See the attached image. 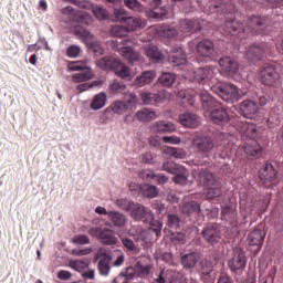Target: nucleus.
I'll list each match as a JSON object with an SVG mask.
<instances>
[{
    "mask_svg": "<svg viewBox=\"0 0 283 283\" xmlns=\"http://www.w3.org/2000/svg\"><path fill=\"white\" fill-rule=\"evenodd\" d=\"M122 243L125 247V249H127V251H137L138 249L136 247V243H134V241L129 238H123Z\"/></svg>",
    "mask_w": 283,
    "mask_h": 283,
    "instance_id": "obj_62",
    "label": "nucleus"
},
{
    "mask_svg": "<svg viewBox=\"0 0 283 283\" xmlns=\"http://www.w3.org/2000/svg\"><path fill=\"white\" fill-rule=\"evenodd\" d=\"M168 61L174 67H180V65L187 64V54H185L182 48H174L169 54Z\"/></svg>",
    "mask_w": 283,
    "mask_h": 283,
    "instance_id": "obj_22",
    "label": "nucleus"
},
{
    "mask_svg": "<svg viewBox=\"0 0 283 283\" xmlns=\"http://www.w3.org/2000/svg\"><path fill=\"white\" fill-rule=\"evenodd\" d=\"M164 171H168V174H172L175 178H189V172L187 168L180 164H176L174 161H166L163 164Z\"/></svg>",
    "mask_w": 283,
    "mask_h": 283,
    "instance_id": "obj_17",
    "label": "nucleus"
},
{
    "mask_svg": "<svg viewBox=\"0 0 283 283\" xmlns=\"http://www.w3.org/2000/svg\"><path fill=\"white\" fill-rule=\"evenodd\" d=\"M95 259L99 260L97 264V271L99 275L107 277V275H109V271H112V266L109 265V262H112V255L107 254L105 251L99 250Z\"/></svg>",
    "mask_w": 283,
    "mask_h": 283,
    "instance_id": "obj_15",
    "label": "nucleus"
},
{
    "mask_svg": "<svg viewBox=\"0 0 283 283\" xmlns=\"http://www.w3.org/2000/svg\"><path fill=\"white\" fill-rule=\"evenodd\" d=\"M154 78H156V71H144L135 78L134 85H136V87H145V85L154 83Z\"/></svg>",
    "mask_w": 283,
    "mask_h": 283,
    "instance_id": "obj_31",
    "label": "nucleus"
},
{
    "mask_svg": "<svg viewBox=\"0 0 283 283\" xmlns=\"http://www.w3.org/2000/svg\"><path fill=\"white\" fill-rule=\"evenodd\" d=\"M201 235L208 244L216 247L220 240H222V231H220L219 224H212L203 228Z\"/></svg>",
    "mask_w": 283,
    "mask_h": 283,
    "instance_id": "obj_12",
    "label": "nucleus"
},
{
    "mask_svg": "<svg viewBox=\"0 0 283 283\" xmlns=\"http://www.w3.org/2000/svg\"><path fill=\"white\" fill-rule=\"evenodd\" d=\"M273 25V20L269 15H251L244 24L237 20H227L223 25L224 34L230 36H239V39H247V34H254L256 36H264L269 33V28Z\"/></svg>",
    "mask_w": 283,
    "mask_h": 283,
    "instance_id": "obj_1",
    "label": "nucleus"
},
{
    "mask_svg": "<svg viewBox=\"0 0 283 283\" xmlns=\"http://www.w3.org/2000/svg\"><path fill=\"white\" fill-rule=\"evenodd\" d=\"M119 53L127 62L134 63V61H140V53L135 52L132 46H124L119 50Z\"/></svg>",
    "mask_w": 283,
    "mask_h": 283,
    "instance_id": "obj_41",
    "label": "nucleus"
},
{
    "mask_svg": "<svg viewBox=\"0 0 283 283\" xmlns=\"http://www.w3.org/2000/svg\"><path fill=\"white\" fill-rule=\"evenodd\" d=\"M210 118L214 125H227L229 123V112L222 104H219L216 109L210 112Z\"/></svg>",
    "mask_w": 283,
    "mask_h": 283,
    "instance_id": "obj_20",
    "label": "nucleus"
},
{
    "mask_svg": "<svg viewBox=\"0 0 283 283\" xmlns=\"http://www.w3.org/2000/svg\"><path fill=\"white\" fill-rule=\"evenodd\" d=\"M206 8L210 14H213V12L227 14V12H233L235 10L233 0H208Z\"/></svg>",
    "mask_w": 283,
    "mask_h": 283,
    "instance_id": "obj_8",
    "label": "nucleus"
},
{
    "mask_svg": "<svg viewBox=\"0 0 283 283\" xmlns=\"http://www.w3.org/2000/svg\"><path fill=\"white\" fill-rule=\"evenodd\" d=\"M140 191L145 198H156L158 196V188L149 184L140 185Z\"/></svg>",
    "mask_w": 283,
    "mask_h": 283,
    "instance_id": "obj_47",
    "label": "nucleus"
},
{
    "mask_svg": "<svg viewBox=\"0 0 283 283\" xmlns=\"http://www.w3.org/2000/svg\"><path fill=\"white\" fill-rule=\"evenodd\" d=\"M119 78H128L132 75L129 66L125 65L120 60L117 61L115 69L113 71Z\"/></svg>",
    "mask_w": 283,
    "mask_h": 283,
    "instance_id": "obj_45",
    "label": "nucleus"
},
{
    "mask_svg": "<svg viewBox=\"0 0 283 283\" xmlns=\"http://www.w3.org/2000/svg\"><path fill=\"white\" fill-rule=\"evenodd\" d=\"M216 67L213 66H205L201 69H197L193 72V78L200 85H206V90H213L218 82L220 81L217 76Z\"/></svg>",
    "mask_w": 283,
    "mask_h": 283,
    "instance_id": "obj_3",
    "label": "nucleus"
},
{
    "mask_svg": "<svg viewBox=\"0 0 283 283\" xmlns=\"http://www.w3.org/2000/svg\"><path fill=\"white\" fill-rule=\"evenodd\" d=\"M192 146L201 154H209L216 147V142H213L211 136L197 135L192 139Z\"/></svg>",
    "mask_w": 283,
    "mask_h": 283,
    "instance_id": "obj_11",
    "label": "nucleus"
},
{
    "mask_svg": "<svg viewBox=\"0 0 283 283\" xmlns=\"http://www.w3.org/2000/svg\"><path fill=\"white\" fill-rule=\"evenodd\" d=\"M240 113L244 118L256 120L260 118V107L258 103L251 99H244L239 106Z\"/></svg>",
    "mask_w": 283,
    "mask_h": 283,
    "instance_id": "obj_13",
    "label": "nucleus"
},
{
    "mask_svg": "<svg viewBox=\"0 0 283 283\" xmlns=\"http://www.w3.org/2000/svg\"><path fill=\"white\" fill-rule=\"evenodd\" d=\"M260 107H269L271 105V97L268 95H258Z\"/></svg>",
    "mask_w": 283,
    "mask_h": 283,
    "instance_id": "obj_64",
    "label": "nucleus"
},
{
    "mask_svg": "<svg viewBox=\"0 0 283 283\" xmlns=\"http://www.w3.org/2000/svg\"><path fill=\"white\" fill-rule=\"evenodd\" d=\"M167 154L171 156L172 158H185L187 156V151L182 148H176V147H167Z\"/></svg>",
    "mask_w": 283,
    "mask_h": 283,
    "instance_id": "obj_54",
    "label": "nucleus"
},
{
    "mask_svg": "<svg viewBox=\"0 0 283 283\" xmlns=\"http://www.w3.org/2000/svg\"><path fill=\"white\" fill-rule=\"evenodd\" d=\"M112 36H116L117 39H123L129 34V31L125 25H113L109 30Z\"/></svg>",
    "mask_w": 283,
    "mask_h": 283,
    "instance_id": "obj_48",
    "label": "nucleus"
},
{
    "mask_svg": "<svg viewBox=\"0 0 283 283\" xmlns=\"http://www.w3.org/2000/svg\"><path fill=\"white\" fill-rule=\"evenodd\" d=\"M196 50L199 56H202L203 59H211L216 52V46L211 40L205 39L198 42Z\"/></svg>",
    "mask_w": 283,
    "mask_h": 283,
    "instance_id": "obj_21",
    "label": "nucleus"
},
{
    "mask_svg": "<svg viewBox=\"0 0 283 283\" xmlns=\"http://www.w3.org/2000/svg\"><path fill=\"white\" fill-rule=\"evenodd\" d=\"M135 117L139 123H151L158 118V113L154 108L144 107L135 113Z\"/></svg>",
    "mask_w": 283,
    "mask_h": 283,
    "instance_id": "obj_26",
    "label": "nucleus"
},
{
    "mask_svg": "<svg viewBox=\"0 0 283 283\" xmlns=\"http://www.w3.org/2000/svg\"><path fill=\"white\" fill-rule=\"evenodd\" d=\"M259 78L262 85H268V87H273L280 82V72H277V66L273 64H265L259 72Z\"/></svg>",
    "mask_w": 283,
    "mask_h": 283,
    "instance_id": "obj_5",
    "label": "nucleus"
},
{
    "mask_svg": "<svg viewBox=\"0 0 283 283\" xmlns=\"http://www.w3.org/2000/svg\"><path fill=\"white\" fill-rule=\"evenodd\" d=\"M126 88H127V85H125V82H122L118 80H114L109 84V90L112 94H123V92H125Z\"/></svg>",
    "mask_w": 283,
    "mask_h": 283,
    "instance_id": "obj_50",
    "label": "nucleus"
},
{
    "mask_svg": "<svg viewBox=\"0 0 283 283\" xmlns=\"http://www.w3.org/2000/svg\"><path fill=\"white\" fill-rule=\"evenodd\" d=\"M94 78V71L90 67L82 70L80 73H75L71 76L72 83H87Z\"/></svg>",
    "mask_w": 283,
    "mask_h": 283,
    "instance_id": "obj_36",
    "label": "nucleus"
},
{
    "mask_svg": "<svg viewBox=\"0 0 283 283\" xmlns=\"http://www.w3.org/2000/svg\"><path fill=\"white\" fill-rule=\"evenodd\" d=\"M146 52V56H148V59H150V61H154L155 63H160V61L165 60V54H163V51L158 50V46L156 45H148L145 49Z\"/></svg>",
    "mask_w": 283,
    "mask_h": 283,
    "instance_id": "obj_38",
    "label": "nucleus"
},
{
    "mask_svg": "<svg viewBox=\"0 0 283 283\" xmlns=\"http://www.w3.org/2000/svg\"><path fill=\"white\" fill-rule=\"evenodd\" d=\"M116 205L119 209H123V211H127L136 222L147 223L154 220V213H151V210L145 208V206L140 203H136L127 199H117Z\"/></svg>",
    "mask_w": 283,
    "mask_h": 283,
    "instance_id": "obj_2",
    "label": "nucleus"
},
{
    "mask_svg": "<svg viewBox=\"0 0 283 283\" xmlns=\"http://www.w3.org/2000/svg\"><path fill=\"white\" fill-rule=\"evenodd\" d=\"M228 266L232 273H238V271H244L247 268V254L244 253V250L240 248H235L233 250V256L228 262Z\"/></svg>",
    "mask_w": 283,
    "mask_h": 283,
    "instance_id": "obj_10",
    "label": "nucleus"
},
{
    "mask_svg": "<svg viewBox=\"0 0 283 283\" xmlns=\"http://www.w3.org/2000/svg\"><path fill=\"white\" fill-rule=\"evenodd\" d=\"M90 235L93 238H98L102 244L112 247V244H117L118 238L114 233V230L109 228L93 227L88 230Z\"/></svg>",
    "mask_w": 283,
    "mask_h": 283,
    "instance_id": "obj_6",
    "label": "nucleus"
},
{
    "mask_svg": "<svg viewBox=\"0 0 283 283\" xmlns=\"http://www.w3.org/2000/svg\"><path fill=\"white\" fill-rule=\"evenodd\" d=\"M74 244H90V237L86 234H78L73 238Z\"/></svg>",
    "mask_w": 283,
    "mask_h": 283,
    "instance_id": "obj_63",
    "label": "nucleus"
},
{
    "mask_svg": "<svg viewBox=\"0 0 283 283\" xmlns=\"http://www.w3.org/2000/svg\"><path fill=\"white\" fill-rule=\"evenodd\" d=\"M221 220H226L232 227H238V211L233 206H226L221 210Z\"/></svg>",
    "mask_w": 283,
    "mask_h": 283,
    "instance_id": "obj_24",
    "label": "nucleus"
},
{
    "mask_svg": "<svg viewBox=\"0 0 283 283\" xmlns=\"http://www.w3.org/2000/svg\"><path fill=\"white\" fill-rule=\"evenodd\" d=\"M87 64H85V62H81V61H75V62H70L69 63V70L71 72H81L83 70H87Z\"/></svg>",
    "mask_w": 283,
    "mask_h": 283,
    "instance_id": "obj_57",
    "label": "nucleus"
},
{
    "mask_svg": "<svg viewBox=\"0 0 283 283\" xmlns=\"http://www.w3.org/2000/svg\"><path fill=\"white\" fill-rule=\"evenodd\" d=\"M71 269H74L75 271H84V269H87L90 266V260H75L70 262Z\"/></svg>",
    "mask_w": 283,
    "mask_h": 283,
    "instance_id": "obj_52",
    "label": "nucleus"
},
{
    "mask_svg": "<svg viewBox=\"0 0 283 283\" xmlns=\"http://www.w3.org/2000/svg\"><path fill=\"white\" fill-rule=\"evenodd\" d=\"M80 54H81V46L78 45L72 44L66 49V56H69V59H76Z\"/></svg>",
    "mask_w": 283,
    "mask_h": 283,
    "instance_id": "obj_60",
    "label": "nucleus"
},
{
    "mask_svg": "<svg viewBox=\"0 0 283 283\" xmlns=\"http://www.w3.org/2000/svg\"><path fill=\"white\" fill-rule=\"evenodd\" d=\"M200 182H203L205 189L203 193L209 200H213L214 198H220L222 196V185L218 182L216 178H203L199 179Z\"/></svg>",
    "mask_w": 283,
    "mask_h": 283,
    "instance_id": "obj_7",
    "label": "nucleus"
},
{
    "mask_svg": "<svg viewBox=\"0 0 283 283\" xmlns=\"http://www.w3.org/2000/svg\"><path fill=\"white\" fill-rule=\"evenodd\" d=\"M124 6L133 12H143V4L138 0H124Z\"/></svg>",
    "mask_w": 283,
    "mask_h": 283,
    "instance_id": "obj_55",
    "label": "nucleus"
},
{
    "mask_svg": "<svg viewBox=\"0 0 283 283\" xmlns=\"http://www.w3.org/2000/svg\"><path fill=\"white\" fill-rule=\"evenodd\" d=\"M200 262V253L190 252L181 256V266L186 270L196 269Z\"/></svg>",
    "mask_w": 283,
    "mask_h": 283,
    "instance_id": "obj_25",
    "label": "nucleus"
},
{
    "mask_svg": "<svg viewBox=\"0 0 283 283\" xmlns=\"http://www.w3.org/2000/svg\"><path fill=\"white\" fill-rule=\"evenodd\" d=\"M127 10L124 8H117L113 10V21L116 23H125L127 21Z\"/></svg>",
    "mask_w": 283,
    "mask_h": 283,
    "instance_id": "obj_49",
    "label": "nucleus"
},
{
    "mask_svg": "<svg viewBox=\"0 0 283 283\" xmlns=\"http://www.w3.org/2000/svg\"><path fill=\"white\" fill-rule=\"evenodd\" d=\"M259 178H277V170L273 164L264 161L259 169Z\"/></svg>",
    "mask_w": 283,
    "mask_h": 283,
    "instance_id": "obj_37",
    "label": "nucleus"
},
{
    "mask_svg": "<svg viewBox=\"0 0 283 283\" xmlns=\"http://www.w3.org/2000/svg\"><path fill=\"white\" fill-rule=\"evenodd\" d=\"M212 92L220 96L222 101H226V103H235L240 96L235 85L222 83L220 80L218 81V84L213 86Z\"/></svg>",
    "mask_w": 283,
    "mask_h": 283,
    "instance_id": "obj_4",
    "label": "nucleus"
},
{
    "mask_svg": "<svg viewBox=\"0 0 283 283\" xmlns=\"http://www.w3.org/2000/svg\"><path fill=\"white\" fill-rule=\"evenodd\" d=\"M158 83L163 85V87H171V85L176 83V74L164 72L158 77Z\"/></svg>",
    "mask_w": 283,
    "mask_h": 283,
    "instance_id": "obj_44",
    "label": "nucleus"
},
{
    "mask_svg": "<svg viewBox=\"0 0 283 283\" xmlns=\"http://www.w3.org/2000/svg\"><path fill=\"white\" fill-rule=\"evenodd\" d=\"M106 104H107V93L101 92L93 97L90 104V107L91 109H94V112H96L98 109H103V106Z\"/></svg>",
    "mask_w": 283,
    "mask_h": 283,
    "instance_id": "obj_39",
    "label": "nucleus"
},
{
    "mask_svg": "<svg viewBox=\"0 0 283 283\" xmlns=\"http://www.w3.org/2000/svg\"><path fill=\"white\" fill-rule=\"evenodd\" d=\"M266 54V44H253L249 48L247 51V59L251 61L252 63H255V61H262L264 59V55Z\"/></svg>",
    "mask_w": 283,
    "mask_h": 283,
    "instance_id": "obj_18",
    "label": "nucleus"
},
{
    "mask_svg": "<svg viewBox=\"0 0 283 283\" xmlns=\"http://www.w3.org/2000/svg\"><path fill=\"white\" fill-rule=\"evenodd\" d=\"M150 129L154 134H171L176 132V126L169 122L158 120L150 125Z\"/></svg>",
    "mask_w": 283,
    "mask_h": 283,
    "instance_id": "obj_27",
    "label": "nucleus"
},
{
    "mask_svg": "<svg viewBox=\"0 0 283 283\" xmlns=\"http://www.w3.org/2000/svg\"><path fill=\"white\" fill-rule=\"evenodd\" d=\"M238 127L240 134L250 140H260V138H262V133L264 132L262 127H258V125L250 122H241Z\"/></svg>",
    "mask_w": 283,
    "mask_h": 283,
    "instance_id": "obj_9",
    "label": "nucleus"
},
{
    "mask_svg": "<svg viewBox=\"0 0 283 283\" xmlns=\"http://www.w3.org/2000/svg\"><path fill=\"white\" fill-rule=\"evenodd\" d=\"M124 101L127 106L134 107L138 103V96H136V93H124Z\"/></svg>",
    "mask_w": 283,
    "mask_h": 283,
    "instance_id": "obj_61",
    "label": "nucleus"
},
{
    "mask_svg": "<svg viewBox=\"0 0 283 283\" xmlns=\"http://www.w3.org/2000/svg\"><path fill=\"white\" fill-rule=\"evenodd\" d=\"M205 92L200 93L201 107L205 112H213L217 107H219L220 102H218L211 94L207 92L208 88H203Z\"/></svg>",
    "mask_w": 283,
    "mask_h": 283,
    "instance_id": "obj_23",
    "label": "nucleus"
},
{
    "mask_svg": "<svg viewBox=\"0 0 283 283\" xmlns=\"http://www.w3.org/2000/svg\"><path fill=\"white\" fill-rule=\"evenodd\" d=\"M73 33L75 34V36L81 39L83 43H90L91 41H94V35L82 24L75 25L73 29Z\"/></svg>",
    "mask_w": 283,
    "mask_h": 283,
    "instance_id": "obj_35",
    "label": "nucleus"
},
{
    "mask_svg": "<svg viewBox=\"0 0 283 283\" xmlns=\"http://www.w3.org/2000/svg\"><path fill=\"white\" fill-rule=\"evenodd\" d=\"M248 244L250 247H256L255 251H260L262 249V244H264V237L262 235V231L260 229H254L248 235Z\"/></svg>",
    "mask_w": 283,
    "mask_h": 283,
    "instance_id": "obj_30",
    "label": "nucleus"
},
{
    "mask_svg": "<svg viewBox=\"0 0 283 283\" xmlns=\"http://www.w3.org/2000/svg\"><path fill=\"white\" fill-rule=\"evenodd\" d=\"M199 271L202 275H209L213 272V266L207 261L199 262Z\"/></svg>",
    "mask_w": 283,
    "mask_h": 283,
    "instance_id": "obj_58",
    "label": "nucleus"
},
{
    "mask_svg": "<svg viewBox=\"0 0 283 283\" xmlns=\"http://www.w3.org/2000/svg\"><path fill=\"white\" fill-rule=\"evenodd\" d=\"M129 109V106H127V103L124 101H115L113 102L105 111L104 116H107L108 114H117L118 116L125 114Z\"/></svg>",
    "mask_w": 283,
    "mask_h": 283,
    "instance_id": "obj_29",
    "label": "nucleus"
},
{
    "mask_svg": "<svg viewBox=\"0 0 283 283\" xmlns=\"http://www.w3.org/2000/svg\"><path fill=\"white\" fill-rule=\"evenodd\" d=\"M221 72L227 76H235L240 70V64L231 56L221 57L219 60Z\"/></svg>",
    "mask_w": 283,
    "mask_h": 283,
    "instance_id": "obj_14",
    "label": "nucleus"
},
{
    "mask_svg": "<svg viewBox=\"0 0 283 283\" xmlns=\"http://www.w3.org/2000/svg\"><path fill=\"white\" fill-rule=\"evenodd\" d=\"M243 151L248 158H256L262 154V147L258 144V140H251V143L244 144Z\"/></svg>",
    "mask_w": 283,
    "mask_h": 283,
    "instance_id": "obj_33",
    "label": "nucleus"
},
{
    "mask_svg": "<svg viewBox=\"0 0 283 283\" xmlns=\"http://www.w3.org/2000/svg\"><path fill=\"white\" fill-rule=\"evenodd\" d=\"M124 23L128 32H134L138 28H143V19L139 17H128Z\"/></svg>",
    "mask_w": 283,
    "mask_h": 283,
    "instance_id": "obj_43",
    "label": "nucleus"
},
{
    "mask_svg": "<svg viewBox=\"0 0 283 283\" xmlns=\"http://www.w3.org/2000/svg\"><path fill=\"white\" fill-rule=\"evenodd\" d=\"M92 12L95 19H97V21H108L109 19V11H107V9L103 7H99V6L93 7Z\"/></svg>",
    "mask_w": 283,
    "mask_h": 283,
    "instance_id": "obj_46",
    "label": "nucleus"
},
{
    "mask_svg": "<svg viewBox=\"0 0 283 283\" xmlns=\"http://www.w3.org/2000/svg\"><path fill=\"white\" fill-rule=\"evenodd\" d=\"M149 3L153 8L146 11V14L149 17V19H157V21H160L167 17V9L158 8L163 6V0H150Z\"/></svg>",
    "mask_w": 283,
    "mask_h": 283,
    "instance_id": "obj_19",
    "label": "nucleus"
},
{
    "mask_svg": "<svg viewBox=\"0 0 283 283\" xmlns=\"http://www.w3.org/2000/svg\"><path fill=\"white\" fill-rule=\"evenodd\" d=\"M167 227L169 229H180V217L178 214L170 213L167 216Z\"/></svg>",
    "mask_w": 283,
    "mask_h": 283,
    "instance_id": "obj_53",
    "label": "nucleus"
},
{
    "mask_svg": "<svg viewBox=\"0 0 283 283\" xmlns=\"http://www.w3.org/2000/svg\"><path fill=\"white\" fill-rule=\"evenodd\" d=\"M181 213L184 216H196L200 213V203L196 201H188L181 206Z\"/></svg>",
    "mask_w": 283,
    "mask_h": 283,
    "instance_id": "obj_42",
    "label": "nucleus"
},
{
    "mask_svg": "<svg viewBox=\"0 0 283 283\" xmlns=\"http://www.w3.org/2000/svg\"><path fill=\"white\" fill-rule=\"evenodd\" d=\"M118 63V59H116L115 56H105L99 59L96 62L97 67H99V70H104L105 72H114V70L116 69V65Z\"/></svg>",
    "mask_w": 283,
    "mask_h": 283,
    "instance_id": "obj_32",
    "label": "nucleus"
},
{
    "mask_svg": "<svg viewBox=\"0 0 283 283\" xmlns=\"http://www.w3.org/2000/svg\"><path fill=\"white\" fill-rule=\"evenodd\" d=\"M136 273L138 277H149V273H151V264L144 265L142 263H137Z\"/></svg>",
    "mask_w": 283,
    "mask_h": 283,
    "instance_id": "obj_51",
    "label": "nucleus"
},
{
    "mask_svg": "<svg viewBox=\"0 0 283 283\" xmlns=\"http://www.w3.org/2000/svg\"><path fill=\"white\" fill-rule=\"evenodd\" d=\"M107 219L112 224H114V227H124L127 222L125 214L118 211H108Z\"/></svg>",
    "mask_w": 283,
    "mask_h": 283,
    "instance_id": "obj_40",
    "label": "nucleus"
},
{
    "mask_svg": "<svg viewBox=\"0 0 283 283\" xmlns=\"http://www.w3.org/2000/svg\"><path fill=\"white\" fill-rule=\"evenodd\" d=\"M149 222H150V231H153V233H155L157 238H160V233L163 231V223L154 219Z\"/></svg>",
    "mask_w": 283,
    "mask_h": 283,
    "instance_id": "obj_59",
    "label": "nucleus"
},
{
    "mask_svg": "<svg viewBox=\"0 0 283 283\" xmlns=\"http://www.w3.org/2000/svg\"><path fill=\"white\" fill-rule=\"evenodd\" d=\"M144 105H156L157 103H163V95L158 93H151L143 91L139 94Z\"/></svg>",
    "mask_w": 283,
    "mask_h": 283,
    "instance_id": "obj_34",
    "label": "nucleus"
},
{
    "mask_svg": "<svg viewBox=\"0 0 283 283\" xmlns=\"http://www.w3.org/2000/svg\"><path fill=\"white\" fill-rule=\"evenodd\" d=\"M179 123L184 127H189L191 129H196L198 125H200V118L196 114L184 113L179 115Z\"/></svg>",
    "mask_w": 283,
    "mask_h": 283,
    "instance_id": "obj_28",
    "label": "nucleus"
},
{
    "mask_svg": "<svg viewBox=\"0 0 283 283\" xmlns=\"http://www.w3.org/2000/svg\"><path fill=\"white\" fill-rule=\"evenodd\" d=\"M136 275V270L134 268H126L125 272H122L118 277L114 279V283H118V280H120V277H125V280L129 281V280H134Z\"/></svg>",
    "mask_w": 283,
    "mask_h": 283,
    "instance_id": "obj_56",
    "label": "nucleus"
},
{
    "mask_svg": "<svg viewBox=\"0 0 283 283\" xmlns=\"http://www.w3.org/2000/svg\"><path fill=\"white\" fill-rule=\"evenodd\" d=\"M200 30H202V20L200 19L181 20L179 23L181 36H187L190 32H198Z\"/></svg>",
    "mask_w": 283,
    "mask_h": 283,
    "instance_id": "obj_16",
    "label": "nucleus"
}]
</instances>
